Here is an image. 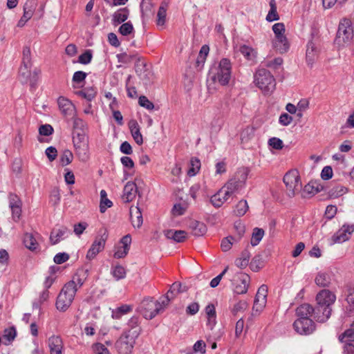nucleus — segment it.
Segmentation results:
<instances>
[{"instance_id": "nucleus-1", "label": "nucleus", "mask_w": 354, "mask_h": 354, "mask_svg": "<svg viewBox=\"0 0 354 354\" xmlns=\"http://www.w3.org/2000/svg\"><path fill=\"white\" fill-rule=\"evenodd\" d=\"M232 64L230 59L223 58L217 66L210 68L209 77L214 82H218L221 86L229 84L231 78Z\"/></svg>"}, {"instance_id": "nucleus-2", "label": "nucleus", "mask_w": 354, "mask_h": 354, "mask_svg": "<svg viewBox=\"0 0 354 354\" xmlns=\"http://www.w3.org/2000/svg\"><path fill=\"white\" fill-rule=\"evenodd\" d=\"M250 170L248 167H242L237 169L233 178L225 183L223 187L225 189V195L228 194L232 196L239 193L245 186L248 176Z\"/></svg>"}, {"instance_id": "nucleus-3", "label": "nucleus", "mask_w": 354, "mask_h": 354, "mask_svg": "<svg viewBox=\"0 0 354 354\" xmlns=\"http://www.w3.org/2000/svg\"><path fill=\"white\" fill-rule=\"evenodd\" d=\"M75 285L73 281H68L62 287L56 300L57 309L65 312L73 303L76 295Z\"/></svg>"}, {"instance_id": "nucleus-4", "label": "nucleus", "mask_w": 354, "mask_h": 354, "mask_svg": "<svg viewBox=\"0 0 354 354\" xmlns=\"http://www.w3.org/2000/svg\"><path fill=\"white\" fill-rule=\"evenodd\" d=\"M354 33L351 21L344 18L339 22L335 44L339 48L349 46L353 40Z\"/></svg>"}, {"instance_id": "nucleus-5", "label": "nucleus", "mask_w": 354, "mask_h": 354, "mask_svg": "<svg viewBox=\"0 0 354 354\" xmlns=\"http://www.w3.org/2000/svg\"><path fill=\"white\" fill-rule=\"evenodd\" d=\"M254 83L265 93L272 92L276 86L273 75L265 68L259 69L256 72Z\"/></svg>"}, {"instance_id": "nucleus-6", "label": "nucleus", "mask_w": 354, "mask_h": 354, "mask_svg": "<svg viewBox=\"0 0 354 354\" xmlns=\"http://www.w3.org/2000/svg\"><path fill=\"white\" fill-rule=\"evenodd\" d=\"M73 142L75 151L80 160L86 162L89 158L88 140L85 133L82 130L75 132L73 137Z\"/></svg>"}, {"instance_id": "nucleus-7", "label": "nucleus", "mask_w": 354, "mask_h": 354, "mask_svg": "<svg viewBox=\"0 0 354 354\" xmlns=\"http://www.w3.org/2000/svg\"><path fill=\"white\" fill-rule=\"evenodd\" d=\"M283 183L286 187L287 194L289 197L295 196L302 187L300 176L297 170H290L283 176Z\"/></svg>"}, {"instance_id": "nucleus-8", "label": "nucleus", "mask_w": 354, "mask_h": 354, "mask_svg": "<svg viewBox=\"0 0 354 354\" xmlns=\"http://www.w3.org/2000/svg\"><path fill=\"white\" fill-rule=\"evenodd\" d=\"M109 234L106 229L102 228L99 230L97 235L87 252L86 257L87 259L93 260L99 252L104 249Z\"/></svg>"}, {"instance_id": "nucleus-9", "label": "nucleus", "mask_w": 354, "mask_h": 354, "mask_svg": "<svg viewBox=\"0 0 354 354\" xmlns=\"http://www.w3.org/2000/svg\"><path fill=\"white\" fill-rule=\"evenodd\" d=\"M272 30L275 35L273 41L274 48L280 53L287 52L289 48V44L286 37L285 36V26L283 23H277L273 25Z\"/></svg>"}, {"instance_id": "nucleus-10", "label": "nucleus", "mask_w": 354, "mask_h": 354, "mask_svg": "<svg viewBox=\"0 0 354 354\" xmlns=\"http://www.w3.org/2000/svg\"><path fill=\"white\" fill-rule=\"evenodd\" d=\"M138 310L145 319H152L161 311V304L158 301L147 298L142 300L138 307Z\"/></svg>"}, {"instance_id": "nucleus-11", "label": "nucleus", "mask_w": 354, "mask_h": 354, "mask_svg": "<svg viewBox=\"0 0 354 354\" xmlns=\"http://www.w3.org/2000/svg\"><path fill=\"white\" fill-rule=\"evenodd\" d=\"M137 338L123 333L115 342V348L120 354H130Z\"/></svg>"}, {"instance_id": "nucleus-12", "label": "nucleus", "mask_w": 354, "mask_h": 354, "mask_svg": "<svg viewBox=\"0 0 354 354\" xmlns=\"http://www.w3.org/2000/svg\"><path fill=\"white\" fill-rule=\"evenodd\" d=\"M293 327L297 333L308 335L315 330V324L311 319H297Z\"/></svg>"}, {"instance_id": "nucleus-13", "label": "nucleus", "mask_w": 354, "mask_h": 354, "mask_svg": "<svg viewBox=\"0 0 354 354\" xmlns=\"http://www.w3.org/2000/svg\"><path fill=\"white\" fill-rule=\"evenodd\" d=\"M268 293V287L266 285H261L256 294L252 310L259 313L266 306Z\"/></svg>"}, {"instance_id": "nucleus-14", "label": "nucleus", "mask_w": 354, "mask_h": 354, "mask_svg": "<svg viewBox=\"0 0 354 354\" xmlns=\"http://www.w3.org/2000/svg\"><path fill=\"white\" fill-rule=\"evenodd\" d=\"M335 300V295L328 289L322 290L316 296L317 304L326 308H331Z\"/></svg>"}, {"instance_id": "nucleus-15", "label": "nucleus", "mask_w": 354, "mask_h": 354, "mask_svg": "<svg viewBox=\"0 0 354 354\" xmlns=\"http://www.w3.org/2000/svg\"><path fill=\"white\" fill-rule=\"evenodd\" d=\"M8 199L12 218L15 221H18L21 214L22 201L20 198L14 193H10L9 194Z\"/></svg>"}, {"instance_id": "nucleus-16", "label": "nucleus", "mask_w": 354, "mask_h": 354, "mask_svg": "<svg viewBox=\"0 0 354 354\" xmlns=\"http://www.w3.org/2000/svg\"><path fill=\"white\" fill-rule=\"evenodd\" d=\"M331 312L332 308L324 307V306L317 304L316 306L313 308V316L317 322L324 323L330 318Z\"/></svg>"}, {"instance_id": "nucleus-17", "label": "nucleus", "mask_w": 354, "mask_h": 354, "mask_svg": "<svg viewBox=\"0 0 354 354\" xmlns=\"http://www.w3.org/2000/svg\"><path fill=\"white\" fill-rule=\"evenodd\" d=\"M354 232V225H344L333 236L334 243H343L348 240L350 235Z\"/></svg>"}, {"instance_id": "nucleus-18", "label": "nucleus", "mask_w": 354, "mask_h": 354, "mask_svg": "<svg viewBox=\"0 0 354 354\" xmlns=\"http://www.w3.org/2000/svg\"><path fill=\"white\" fill-rule=\"evenodd\" d=\"M319 50L318 44L313 39L310 40L307 44L306 49V62L308 64L312 66L318 57Z\"/></svg>"}, {"instance_id": "nucleus-19", "label": "nucleus", "mask_w": 354, "mask_h": 354, "mask_svg": "<svg viewBox=\"0 0 354 354\" xmlns=\"http://www.w3.org/2000/svg\"><path fill=\"white\" fill-rule=\"evenodd\" d=\"M48 344L50 354H62L64 344L59 335H52L48 339Z\"/></svg>"}, {"instance_id": "nucleus-20", "label": "nucleus", "mask_w": 354, "mask_h": 354, "mask_svg": "<svg viewBox=\"0 0 354 354\" xmlns=\"http://www.w3.org/2000/svg\"><path fill=\"white\" fill-rule=\"evenodd\" d=\"M69 233V230L65 226H61L59 228H54L50 235V241L52 245L57 244L64 236Z\"/></svg>"}, {"instance_id": "nucleus-21", "label": "nucleus", "mask_w": 354, "mask_h": 354, "mask_svg": "<svg viewBox=\"0 0 354 354\" xmlns=\"http://www.w3.org/2000/svg\"><path fill=\"white\" fill-rule=\"evenodd\" d=\"M137 185L133 182H128L123 190L122 199L125 203H129L133 200L137 194Z\"/></svg>"}, {"instance_id": "nucleus-22", "label": "nucleus", "mask_w": 354, "mask_h": 354, "mask_svg": "<svg viewBox=\"0 0 354 354\" xmlns=\"http://www.w3.org/2000/svg\"><path fill=\"white\" fill-rule=\"evenodd\" d=\"M225 189L223 186L215 194L211 197L210 202L214 207H221L222 205L229 198L230 195L229 194L225 195Z\"/></svg>"}, {"instance_id": "nucleus-23", "label": "nucleus", "mask_w": 354, "mask_h": 354, "mask_svg": "<svg viewBox=\"0 0 354 354\" xmlns=\"http://www.w3.org/2000/svg\"><path fill=\"white\" fill-rule=\"evenodd\" d=\"M238 279L241 281V283L236 285L234 292L239 295L246 293L250 281V276L245 273H240L238 275Z\"/></svg>"}, {"instance_id": "nucleus-24", "label": "nucleus", "mask_w": 354, "mask_h": 354, "mask_svg": "<svg viewBox=\"0 0 354 354\" xmlns=\"http://www.w3.org/2000/svg\"><path fill=\"white\" fill-rule=\"evenodd\" d=\"M128 126L135 142L139 145H142L143 138L138 122L136 120H131L129 122Z\"/></svg>"}, {"instance_id": "nucleus-25", "label": "nucleus", "mask_w": 354, "mask_h": 354, "mask_svg": "<svg viewBox=\"0 0 354 354\" xmlns=\"http://www.w3.org/2000/svg\"><path fill=\"white\" fill-rule=\"evenodd\" d=\"M128 327L129 329L124 331V333L138 338L142 330L141 327L139 325L138 317H132L128 322Z\"/></svg>"}, {"instance_id": "nucleus-26", "label": "nucleus", "mask_w": 354, "mask_h": 354, "mask_svg": "<svg viewBox=\"0 0 354 354\" xmlns=\"http://www.w3.org/2000/svg\"><path fill=\"white\" fill-rule=\"evenodd\" d=\"M59 110L64 115H71L74 111L75 106L73 103L64 97H59L57 100Z\"/></svg>"}, {"instance_id": "nucleus-27", "label": "nucleus", "mask_w": 354, "mask_h": 354, "mask_svg": "<svg viewBox=\"0 0 354 354\" xmlns=\"http://www.w3.org/2000/svg\"><path fill=\"white\" fill-rule=\"evenodd\" d=\"M165 236L176 243H182L187 238V233L184 230H167L164 231Z\"/></svg>"}, {"instance_id": "nucleus-28", "label": "nucleus", "mask_w": 354, "mask_h": 354, "mask_svg": "<svg viewBox=\"0 0 354 354\" xmlns=\"http://www.w3.org/2000/svg\"><path fill=\"white\" fill-rule=\"evenodd\" d=\"M345 299L347 302V310L354 313V284L348 283L345 286Z\"/></svg>"}, {"instance_id": "nucleus-29", "label": "nucleus", "mask_w": 354, "mask_h": 354, "mask_svg": "<svg viewBox=\"0 0 354 354\" xmlns=\"http://www.w3.org/2000/svg\"><path fill=\"white\" fill-rule=\"evenodd\" d=\"M129 214L133 227L140 228L143 223L142 214L140 207L138 206L131 207Z\"/></svg>"}, {"instance_id": "nucleus-30", "label": "nucleus", "mask_w": 354, "mask_h": 354, "mask_svg": "<svg viewBox=\"0 0 354 354\" xmlns=\"http://www.w3.org/2000/svg\"><path fill=\"white\" fill-rule=\"evenodd\" d=\"M189 229L194 236H203L207 232L206 225L198 221H192L189 225Z\"/></svg>"}, {"instance_id": "nucleus-31", "label": "nucleus", "mask_w": 354, "mask_h": 354, "mask_svg": "<svg viewBox=\"0 0 354 354\" xmlns=\"http://www.w3.org/2000/svg\"><path fill=\"white\" fill-rule=\"evenodd\" d=\"M313 307L309 304H303L299 306L296 309L297 319H310L313 316Z\"/></svg>"}, {"instance_id": "nucleus-32", "label": "nucleus", "mask_w": 354, "mask_h": 354, "mask_svg": "<svg viewBox=\"0 0 354 354\" xmlns=\"http://www.w3.org/2000/svg\"><path fill=\"white\" fill-rule=\"evenodd\" d=\"M129 10L127 8H123L118 10L113 15L112 23L114 26H117L124 23L129 17Z\"/></svg>"}, {"instance_id": "nucleus-33", "label": "nucleus", "mask_w": 354, "mask_h": 354, "mask_svg": "<svg viewBox=\"0 0 354 354\" xmlns=\"http://www.w3.org/2000/svg\"><path fill=\"white\" fill-rule=\"evenodd\" d=\"M88 276V270H78L75 276L73 277V279L70 281H73L75 285L76 291L79 288H80L83 284L84 283Z\"/></svg>"}, {"instance_id": "nucleus-34", "label": "nucleus", "mask_w": 354, "mask_h": 354, "mask_svg": "<svg viewBox=\"0 0 354 354\" xmlns=\"http://www.w3.org/2000/svg\"><path fill=\"white\" fill-rule=\"evenodd\" d=\"M37 3L36 0H28L24 6L23 17L28 21L31 19L37 8Z\"/></svg>"}, {"instance_id": "nucleus-35", "label": "nucleus", "mask_w": 354, "mask_h": 354, "mask_svg": "<svg viewBox=\"0 0 354 354\" xmlns=\"http://www.w3.org/2000/svg\"><path fill=\"white\" fill-rule=\"evenodd\" d=\"M250 252L247 247L241 254L240 257L235 260L236 266L239 268H245L248 266L250 259Z\"/></svg>"}, {"instance_id": "nucleus-36", "label": "nucleus", "mask_w": 354, "mask_h": 354, "mask_svg": "<svg viewBox=\"0 0 354 354\" xmlns=\"http://www.w3.org/2000/svg\"><path fill=\"white\" fill-rule=\"evenodd\" d=\"M23 242L26 248L34 251L39 247V243L31 233H26L24 235Z\"/></svg>"}, {"instance_id": "nucleus-37", "label": "nucleus", "mask_w": 354, "mask_h": 354, "mask_svg": "<svg viewBox=\"0 0 354 354\" xmlns=\"http://www.w3.org/2000/svg\"><path fill=\"white\" fill-rule=\"evenodd\" d=\"M315 282L319 287H328L331 283V279L328 273L319 272L315 279Z\"/></svg>"}, {"instance_id": "nucleus-38", "label": "nucleus", "mask_w": 354, "mask_h": 354, "mask_svg": "<svg viewBox=\"0 0 354 354\" xmlns=\"http://www.w3.org/2000/svg\"><path fill=\"white\" fill-rule=\"evenodd\" d=\"M167 4L162 3L157 13V25L164 26L166 22Z\"/></svg>"}, {"instance_id": "nucleus-39", "label": "nucleus", "mask_w": 354, "mask_h": 354, "mask_svg": "<svg viewBox=\"0 0 354 354\" xmlns=\"http://www.w3.org/2000/svg\"><path fill=\"white\" fill-rule=\"evenodd\" d=\"M113 203L107 198V194L105 190L102 189L100 192V211L101 213L105 212L108 207H111Z\"/></svg>"}, {"instance_id": "nucleus-40", "label": "nucleus", "mask_w": 354, "mask_h": 354, "mask_svg": "<svg viewBox=\"0 0 354 354\" xmlns=\"http://www.w3.org/2000/svg\"><path fill=\"white\" fill-rule=\"evenodd\" d=\"M76 94L88 101H91L95 97L97 92L93 87H88L76 92Z\"/></svg>"}, {"instance_id": "nucleus-41", "label": "nucleus", "mask_w": 354, "mask_h": 354, "mask_svg": "<svg viewBox=\"0 0 354 354\" xmlns=\"http://www.w3.org/2000/svg\"><path fill=\"white\" fill-rule=\"evenodd\" d=\"M323 189V187L317 181H310L304 187V192L310 194H315Z\"/></svg>"}, {"instance_id": "nucleus-42", "label": "nucleus", "mask_w": 354, "mask_h": 354, "mask_svg": "<svg viewBox=\"0 0 354 354\" xmlns=\"http://www.w3.org/2000/svg\"><path fill=\"white\" fill-rule=\"evenodd\" d=\"M348 192V189L342 185H337L331 188L328 194L330 198H336L343 196Z\"/></svg>"}, {"instance_id": "nucleus-43", "label": "nucleus", "mask_w": 354, "mask_h": 354, "mask_svg": "<svg viewBox=\"0 0 354 354\" xmlns=\"http://www.w3.org/2000/svg\"><path fill=\"white\" fill-rule=\"evenodd\" d=\"M270 10L266 16V20L268 21H277L279 19V16L277 11V4L275 0L270 1Z\"/></svg>"}, {"instance_id": "nucleus-44", "label": "nucleus", "mask_w": 354, "mask_h": 354, "mask_svg": "<svg viewBox=\"0 0 354 354\" xmlns=\"http://www.w3.org/2000/svg\"><path fill=\"white\" fill-rule=\"evenodd\" d=\"M132 307L130 305H122L113 310L112 317L114 319H120L123 315H125L131 311Z\"/></svg>"}, {"instance_id": "nucleus-45", "label": "nucleus", "mask_w": 354, "mask_h": 354, "mask_svg": "<svg viewBox=\"0 0 354 354\" xmlns=\"http://www.w3.org/2000/svg\"><path fill=\"white\" fill-rule=\"evenodd\" d=\"M264 235V230L261 228L255 227L253 230V232L252 234V239H251V245L252 246L257 245L259 242L261 241L262 238Z\"/></svg>"}, {"instance_id": "nucleus-46", "label": "nucleus", "mask_w": 354, "mask_h": 354, "mask_svg": "<svg viewBox=\"0 0 354 354\" xmlns=\"http://www.w3.org/2000/svg\"><path fill=\"white\" fill-rule=\"evenodd\" d=\"M191 167L187 171V175L189 176H195L201 168V161L197 158H192L190 160Z\"/></svg>"}, {"instance_id": "nucleus-47", "label": "nucleus", "mask_w": 354, "mask_h": 354, "mask_svg": "<svg viewBox=\"0 0 354 354\" xmlns=\"http://www.w3.org/2000/svg\"><path fill=\"white\" fill-rule=\"evenodd\" d=\"M248 207L247 201L241 200L236 204L234 212L236 216H242L247 212Z\"/></svg>"}, {"instance_id": "nucleus-48", "label": "nucleus", "mask_w": 354, "mask_h": 354, "mask_svg": "<svg viewBox=\"0 0 354 354\" xmlns=\"http://www.w3.org/2000/svg\"><path fill=\"white\" fill-rule=\"evenodd\" d=\"M73 159V155L72 152L68 150H64L59 157V162L62 166H66L71 163Z\"/></svg>"}, {"instance_id": "nucleus-49", "label": "nucleus", "mask_w": 354, "mask_h": 354, "mask_svg": "<svg viewBox=\"0 0 354 354\" xmlns=\"http://www.w3.org/2000/svg\"><path fill=\"white\" fill-rule=\"evenodd\" d=\"M21 64H24L26 68H30L32 66L30 49L28 46L24 48Z\"/></svg>"}, {"instance_id": "nucleus-50", "label": "nucleus", "mask_w": 354, "mask_h": 354, "mask_svg": "<svg viewBox=\"0 0 354 354\" xmlns=\"http://www.w3.org/2000/svg\"><path fill=\"white\" fill-rule=\"evenodd\" d=\"M263 266V261L260 255H257L252 259L250 267L254 272L259 271Z\"/></svg>"}, {"instance_id": "nucleus-51", "label": "nucleus", "mask_w": 354, "mask_h": 354, "mask_svg": "<svg viewBox=\"0 0 354 354\" xmlns=\"http://www.w3.org/2000/svg\"><path fill=\"white\" fill-rule=\"evenodd\" d=\"M339 339L342 342L350 343L354 341V328H350L344 331L339 337Z\"/></svg>"}, {"instance_id": "nucleus-52", "label": "nucleus", "mask_w": 354, "mask_h": 354, "mask_svg": "<svg viewBox=\"0 0 354 354\" xmlns=\"http://www.w3.org/2000/svg\"><path fill=\"white\" fill-rule=\"evenodd\" d=\"M134 28L131 21L123 23L119 28L118 32L123 36H127L133 32Z\"/></svg>"}, {"instance_id": "nucleus-53", "label": "nucleus", "mask_w": 354, "mask_h": 354, "mask_svg": "<svg viewBox=\"0 0 354 354\" xmlns=\"http://www.w3.org/2000/svg\"><path fill=\"white\" fill-rule=\"evenodd\" d=\"M239 51L248 59H252L254 57H255L254 50L249 46H241Z\"/></svg>"}, {"instance_id": "nucleus-54", "label": "nucleus", "mask_w": 354, "mask_h": 354, "mask_svg": "<svg viewBox=\"0 0 354 354\" xmlns=\"http://www.w3.org/2000/svg\"><path fill=\"white\" fill-rule=\"evenodd\" d=\"M153 4L151 0H142L140 3V8L143 15H147L149 13H153Z\"/></svg>"}, {"instance_id": "nucleus-55", "label": "nucleus", "mask_w": 354, "mask_h": 354, "mask_svg": "<svg viewBox=\"0 0 354 354\" xmlns=\"http://www.w3.org/2000/svg\"><path fill=\"white\" fill-rule=\"evenodd\" d=\"M112 274L117 280L124 279L126 276L125 268L121 265H117L113 268Z\"/></svg>"}, {"instance_id": "nucleus-56", "label": "nucleus", "mask_w": 354, "mask_h": 354, "mask_svg": "<svg viewBox=\"0 0 354 354\" xmlns=\"http://www.w3.org/2000/svg\"><path fill=\"white\" fill-rule=\"evenodd\" d=\"M187 290V288L185 286H183V284L180 282H174L170 287L168 290L171 295H173L174 292L180 293L183 292Z\"/></svg>"}, {"instance_id": "nucleus-57", "label": "nucleus", "mask_w": 354, "mask_h": 354, "mask_svg": "<svg viewBox=\"0 0 354 354\" xmlns=\"http://www.w3.org/2000/svg\"><path fill=\"white\" fill-rule=\"evenodd\" d=\"M93 55L90 50H86L78 57V62L82 64H88L91 62Z\"/></svg>"}, {"instance_id": "nucleus-58", "label": "nucleus", "mask_w": 354, "mask_h": 354, "mask_svg": "<svg viewBox=\"0 0 354 354\" xmlns=\"http://www.w3.org/2000/svg\"><path fill=\"white\" fill-rule=\"evenodd\" d=\"M138 103L140 106L145 107L148 110H152L154 108V104L153 102L149 101V99L145 95H141L139 97Z\"/></svg>"}, {"instance_id": "nucleus-59", "label": "nucleus", "mask_w": 354, "mask_h": 354, "mask_svg": "<svg viewBox=\"0 0 354 354\" xmlns=\"http://www.w3.org/2000/svg\"><path fill=\"white\" fill-rule=\"evenodd\" d=\"M268 145L273 149L277 150L282 149L283 147V141L281 139L276 137L270 138L268 140Z\"/></svg>"}, {"instance_id": "nucleus-60", "label": "nucleus", "mask_w": 354, "mask_h": 354, "mask_svg": "<svg viewBox=\"0 0 354 354\" xmlns=\"http://www.w3.org/2000/svg\"><path fill=\"white\" fill-rule=\"evenodd\" d=\"M53 128L50 124H42L39 128V133L41 136H48L53 133Z\"/></svg>"}, {"instance_id": "nucleus-61", "label": "nucleus", "mask_w": 354, "mask_h": 354, "mask_svg": "<svg viewBox=\"0 0 354 354\" xmlns=\"http://www.w3.org/2000/svg\"><path fill=\"white\" fill-rule=\"evenodd\" d=\"M49 297V292L48 290L45 289L39 296L37 302L33 303V308H39L40 305L44 301H47Z\"/></svg>"}, {"instance_id": "nucleus-62", "label": "nucleus", "mask_w": 354, "mask_h": 354, "mask_svg": "<svg viewBox=\"0 0 354 354\" xmlns=\"http://www.w3.org/2000/svg\"><path fill=\"white\" fill-rule=\"evenodd\" d=\"M292 117L286 113H281L279 118V122L282 126H288L292 123Z\"/></svg>"}, {"instance_id": "nucleus-63", "label": "nucleus", "mask_w": 354, "mask_h": 354, "mask_svg": "<svg viewBox=\"0 0 354 354\" xmlns=\"http://www.w3.org/2000/svg\"><path fill=\"white\" fill-rule=\"evenodd\" d=\"M69 254L66 252L57 253L53 259V261L57 264H62L69 259Z\"/></svg>"}, {"instance_id": "nucleus-64", "label": "nucleus", "mask_w": 354, "mask_h": 354, "mask_svg": "<svg viewBox=\"0 0 354 354\" xmlns=\"http://www.w3.org/2000/svg\"><path fill=\"white\" fill-rule=\"evenodd\" d=\"M45 153L49 161L53 162L57 156V150L55 147L50 146L46 149Z\"/></svg>"}]
</instances>
